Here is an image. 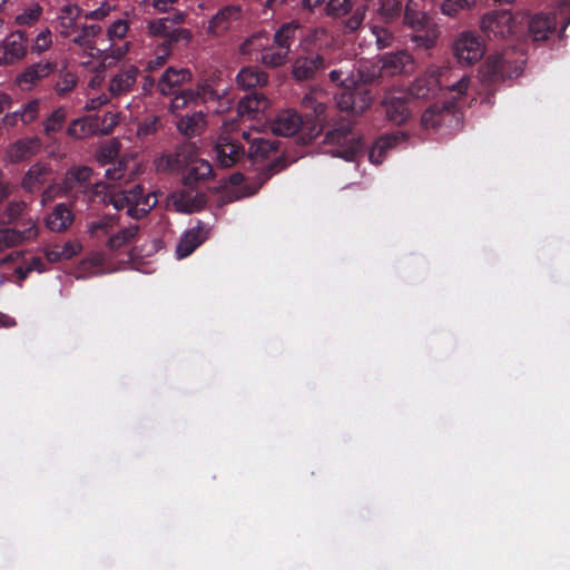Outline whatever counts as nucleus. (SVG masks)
<instances>
[{
	"mask_svg": "<svg viewBox=\"0 0 570 570\" xmlns=\"http://www.w3.org/2000/svg\"><path fill=\"white\" fill-rule=\"evenodd\" d=\"M332 116V122L327 109H312L302 115L297 109H279L269 119V129L276 136L292 137L299 135L303 144L311 142L325 132L324 142L337 145L333 155L347 161H353L361 149V139L353 132L357 109H337Z\"/></svg>",
	"mask_w": 570,
	"mask_h": 570,
	"instance_id": "1",
	"label": "nucleus"
},
{
	"mask_svg": "<svg viewBox=\"0 0 570 570\" xmlns=\"http://www.w3.org/2000/svg\"><path fill=\"white\" fill-rule=\"evenodd\" d=\"M65 197L70 205L102 202L117 210L126 209L127 216L140 219L157 204L155 195H145L140 185L118 189L101 180L94 181V170L88 166L71 167L62 179Z\"/></svg>",
	"mask_w": 570,
	"mask_h": 570,
	"instance_id": "2",
	"label": "nucleus"
},
{
	"mask_svg": "<svg viewBox=\"0 0 570 570\" xmlns=\"http://www.w3.org/2000/svg\"><path fill=\"white\" fill-rule=\"evenodd\" d=\"M385 110L390 121L397 126H405L406 129L383 135L374 141L368 159L375 165L382 164L387 153L396 145L404 142L411 135H419L420 130L432 129L438 132L443 128L458 127L463 117L462 109H424L419 119L413 116L412 109Z\"/></svg>",
	"mask_w": 570,
	"mask_h": 570,
	"instance_id": "3",
	"label": "nucleus"
},
{
	"mask_svg": "<svg viewBox=\"0 0 570 570\" xmlns=\"http://www.w3.org/2000/svg\"><path fill=\"white\" fill-rule=\"evenodd\" d=\"M524 59L515 49H508L501 53L489 56L482 66V77L485 81L513 79L522 75Z\"/></svg>",
	"mask_w": 570,
	"mask_h": 570,
	"instance_id": "4",
	"label": "nucleus"
},
{
	"mask_svg": "<svg viewBox=\"0 0 570 570\" xmlns=\"http://www.w3.org/2000/svg\"><path fill=\"white\" fill-rule=\"evenodd\" d=\"M479 29L490 41H508L517 35L518 23L510 10L495 9L480 17Z\"/></svg>",
	"mask_w": 570,
	"mask_h": 570,
	"instance_id": "5",
	"label": "nucleus"
},
{
	"mask_svg": "<svg viewBox=\"0 0 570 570\" xmlns=\"http://www.w3.org/2000/svg\"><path fill=\"white\" fill-rule=\"evenodd\" d=\"M277 145L275 141L265 138H253L252 145L248 148L247 157L253 164L263 163L272 156L275 158L268 163L258 174L259 187L266 183L274 174L281 171L286 167L284 158L276 156Z\"/></svg>",
	"mask_w": 570,
	"mask_h": 570,
	"instance_id": "6",
	"label": "nucleus"
},
{
	"mask_svg": "<svg viewBox=\"0 0 570 570\" xmlns=\"http://www.w3.org/2000/svg\"><path fill=\"white\" fill-rule=\"evenodd\" d=\"M451 49L454 58L465 66L476 63L485 53V45L472 30L460 32L454 38Z\"/></svg>",
	"mask_w": 570,
	"mask_h": 570,
	"instance_id": "7",
	"label": "nucleus"
},
{
	"mask_svg": "<svg viewBox=\"0 0 570 570\" xmlns=\"http://www.w3.org/2000/svg\"><path fill=\"white\" fill-rule=\"evenodd\" d=\"M379 62L381 76H409L416 70V61L406 50L387 52L379 58Z\"/></svg>",
	"mask_w": 570,
	"mask_h": 570,
	"instance_id": "8",
	"label": "nucleus"
},
{
	"mask_svg": "<svg viewBox=\"0 0 570 570\" xmlns=\"http://www.w3.org/2000/svg\"><path fill=\"white\" fill-rule=\"evenodd\" d=\"M28 52V38L23 31H14L0 42V66L21 61Z\"/></svg>",
	"mask_w": 570,
	"mask_h": 570,
	"instance_id": "9",
	"label": "nucleus"
},
{
	"mask_svg": "<svg viewBox=\"0 0 570 570\" xmlns=\"http://www.w3.org/2000/svg\"><path fill=\"white\" fill-rule=\"evenodd\" d=\"M57 69V62L41 60L26 67L14 79V83L24 91L31 90L42 79L49 77Z\"/></svg>",
	"mask_w": 570,
	"mask_h": 570,
	"instance_id": "10",
	"label": "nucleus"
},
{
	"mask_svg": "<svg viewBox=\"0 0 570 570\" xmlns=\"http://www.w3.org/2000/svg\"><path fill=\"white\" fill-rule=\"evenodd\" d=\"M215 149L217 161L223 168L236 165L246 155L244 146L232 135L219 136Z\"/></svg>",
	"mask_w": 570,
	"mask_h": 570,
	"instance_id": "11",
	"label": "nucleus"
},
{
	"mask_svg": "<svg viewBox=\"0 0 570 570\" xmlns=\"http://www.w3.org/2000/svg\"><path fill=\"white\" fill-rule=\"evenodd\" d=\"M325 68L326 60L322 55L299 56L292 65V77L297 81L313 80Z\"/></svg>",
	"mask_w": 570,
	"mask_h": 570,
	"instance_id": "12",
	"label": "nucleus"
},
{
	"mask_svg": "<svg viewBox=\"0 0 570 570\" xmlns=\"http://www.w3.org/2000/svg\"><path fill=\"white\" fill-rule=\"evenodd\" d=\"M207 203L205 191L197 187H185L174 194V204L179 212L194 213L203 209Z\"/></svg>",
	"mask_w": 570,
	"mask_h": 570,
	"instance_id": "13",
	"label": "nucleus"
},
{
	"mask_svg": "<svg viewBox=\"0 0 570 570\" xmlns=\"http://www.w3.org/2000/svg\"><path fill=\"white\" fill-rule=\"evenodd\" d=\"M423 89L421 81H416L412 88L407 89L404 87H393L385 91L382 99L383 107H397L402 105L415 104L414 98L424 97V94H420Z\"/></svg>",
	"mask_w": 570,
	"mask_h": 570,
	"instance_id": "14",
	"label": "nucleus"
},
{
	"mask_svg": "<svg viewBox=\"0 0 570 570\" xmlns=\"http://www.w3.org/2000/svg\"><path fill=\"white\" fill-rule=\"evenodd\" d=\"M191 78L189 69L169 67L159 79L158 88L163 95L170 96L176 94L183 85L190 82Z\"/></svg>",
	"mask_w": 570,
	"mask_h": 570,
	"instance_id": "15",
	"label": "nucleus"
},
{
	"mask_svg": "<svg viewBox=\"0 0 570 570\" xmlns=\"http://www.w3.org/2000/svg\"><path fill=\"white\" fill-rule=\"evenodd\" d=\"M40 148L41 141L39 138H23L8 147L6 158L12 164H18L30 159Z\"/></svg>",
	"mask_w": 570,
	"mask_h": 570,
	"instance_id": "16",
	"label": "nucleus"
},
{
	"mask_svg": "<svg viewBox=\"0 0 570 570\" xmlns=\"http://www.w3.org/2000/svg\"><path fill=\"white\" fill-rule=\"evenodd\" d=\"M119 225V217L115 215H105L98 220L91 222L88 225L89 237L98 245L107 247L108 238L112 235L114 230Z\"/></svg>",
	"mask_w": 570,
	"mask_h": 570,
	"instance_id": "17",
	"label": "nucleus"
},
{
	"mask_svg": "<svg viewBox=\"0 0 570 570\" xmlns=\"http://www.w3.org/2000/svg\"><path fill=\"white\" fill-rule=\"evenodd\" d=\"M70 203L57 204L46 217V226L57 233L67 230L75 220Z\"/></svg>",
	"mask_w": 570,
	"mask_h": 570,
	"instance_id": "18",
	"label": "nucleus"
},
{
	"mask_svg": "<svg viewBox=\"0 0 570 570\" xmlns=\"http://www.w3.org/2000/svg\"><path fill=\"white\" fill-rule=\"evenodd\" d=\"M206 238H207V232L200 224L188 229L181 236V238L177 245V248H176L177 257L185 258V257L189 256L198 246H200L205 242Z\"/></svg>",
	"mask_w": 570,
	"mask_h": 570,
	"instance_id": "19",
	"label": "nucleus"
},
{
	"mask_svg": "<svg viewBox=\"0 0 570 570\" xmlns=\"http://www.w3.org/2000/svg\"><path fill=\"white\" fill-rule=\"evenodd\" d=\"M50 174V166L41 163L33 164L22 177L21 187L28 193L38 191L47 183Z\"/></svg>",
	"mask_w": 570,
	"mask_h": 570,
	"instance_id": "20",
	"label": "nucleus"
},
{
	"mask_svg": "<svg viewBox=\"0 0 570 570\" xmlns=\"http://www.w3.org/2000/svg\"><path fill=\"white\" fill-rule=\"evenodd\" d=\"M138 69L135 66H128L116 73L109 83V91L112 96H121L128 92L136 82Z\"/></svg>",
	"mask_w": 570,
	"mask_h": 570,
	"instance_id": "21",
	"label": "nucleus"
},
{
	"mask_svg": "<svg viewBox=\"0 0 570 570\" xmlns=\"http://www.w3.org/2000/svg\"><path fill=\"white\" fill-rule=\"evenodd\" d=\"M242 9L237 6H228L219 10L209 21L208 32L220 35L229 28L230 20H238Z\"/></svg>",
	"mask_w": 570,
	"mask_h": 570,
	"instance_id": "22",
	"label": "nucleus"
},
{
	"mask_svg": "<svg viewBox=\"0 0 570 570\" xmlns=\"http://www.w3.org/2000/svg\"><path fill=\"white\" fill-rule=\"evenodd\" d=\"M213 166L209 161L198 159L194 161L184 176L185 187H197L198 183L206 181L213 175Z\"/></svg>",
	"mask_w": 570,
	"mask_h": 570,
	"instance_id": "23",
	"label": "nucleus"
},
{
	"mask_svg": "<svg viewBox=\"0 0 570 570\" xmlns=\"http://www.w3.org/2000/svg\"><path fill=\"white\" fill-rule=\"evenodd\" d=\"M28 204L24 200L9 202L2 210H0V226L11 227L29 214Z\"/></svg>",
	"mask_w": 570,
	"mask_h": 570,
	"instance_id": "24",
	"label": "nucleus"
},
{
	"mask_svg": "<svg viewBox=\"0 0 570 570\" xmlns=\"http://www.w3.org/2000/svg\"><path fill=\"white\" fill-rule=\"evenodd\" d=\"M138 225H130L118 230H114L112 235L108 238L107 249L110 253H115L125 246L132 244L138 235Z\"/></svg>",
	"mask_w": 570,
	"mask_h": 570,
	"instance_id": "25",
	"label": "nucleus"
},
{
	"mask_svg": "<svg viewBox=\"0 0 570 570\" xmlns=\"http://www.w3.org/2000/svg\"><path fill=\"white\" fill-rule=\"evenodd\" d=\"M556 30V22L548 16L537 14L529 22V35L533 41L549 38Z\"/></svg>",
	"mask_w": 570,
	"mask_h": 570,
	"instance_id": "26",
	"label": "nucleus"
},
{
	"mask_svg": "<svg viewBox=\"0 0 570 570\" xmlns=\"http://www.w3.org/2000/svg\"><path fill=\"white\" fill-rule=\"evenodd\" d=\"M236 80L239 87L250 89L257 86H266L268 83V75L256 67H244L238 72Z\"/></svg>",
	"mask_w": 570,
	"mask_h": 570,
	"instance_id": "27",
	"label": "nucleus"
},
{
	"mask_svg": "<svg viewBox=\"0 0 570 570\" xmlns=\"http://www.w3.org/2000/svg\"><path fill=\"white\" fill-rule=\"evenodd\" d=\"M33 235V230L9 229V227L0 228V253L7 248L20 246L27 243V239Z\"/></svg>",
	"mask_w": 570,
	"mask_h": 570,
	"instance_id": "28",
	"label": "nucleus"
},
{
	"mask_svg": "<svg viewBox=\"0 0 570 570\" xmlns=\"http://www.w3.org/2000/svg\"><path fill=\"white\" fill-rule=\"evenodd\" d=\"M423 0H407L404 10L403 22L405 26L420 30L425 26L426 13L419 9Z\"/></svg>",
	"mask_w": 570,
	"mask_h": 570,
	"instance_id": "29",
	"label": "nucleus"
},
{
	"mask_svg": "<svg viewBox=\"0 0 570 570\" xmlns=\"http://www.w3.org/2000/svg\"><path fill=\"white\" fill-rule=\"evenodd\" d=\"M402 12L400 0H379L375 14L383 23H392L397 20Z\"/></svg>",
	"mask_w": 570,
	"mask_h": 570,
	"instance_id": "30",
	"label": "nucleus"
},
{
	"mask_svg": "<svg viewBox=\"0 0 570 570\" xmlns=\"http://www.w3.org/2000/svg\"><path fill=\"white\" fill-rule=\"evenodd\" d=\"M205 127V115L202 110L194 112L191 116L183 117L178 124V130L185 136H196L202 132Z\"/></svg>",
	"mask_w": 570,
	"mask_h": 570,
	"instance_id": "31",
	"label": "nucleus"
},
{
	"mask_svg": "<svg viewBox=\"0 0 570 570\" xmlns=\"http://www.w3.org/2000/svg\"><path fill=\"white\" fill-rule=\"evenodd\" d=\"M81 9L77 4H67L62 7L59 16V24L61 27V36L69 37L77 26Z\"/></svg>",
	"mask_w": 570,
	"mask_h": 570,
	"instance_id": "32",
	"label": "nucleus"
},
{
	"mask_svg": "<svg viewBox=\"0 0 570 570\" xmlns=\"http://www.w3.org/2000/svg\"><path fill=\"white\" fill-rule=\"evenodd\" d=\"M102 111L101 115L95 114L91 115L94 127L96 128L98 135H108L112 131L115 126L119 121V116L116 112L107 109H98Z\"/></svg>",
	"mask_w": 570,
	"mask_h": 570,
	"instance_id": "33",
	"label": "nucleus"
},
{
	"mask_svg": "<svg viewBox=\"0 0 570 570\" xmlns=\"http://www.w3.org/2000/svg\"><path fill=\"white\" fill-rule=\"evenodd\" d=\"M68 134L78 139L98 135L94 127L91 115L73 120L68 127Z\"/></svg>",
	"mask_w": 570,
	"mask_h": 570,
	"instance_id": "34",
	"label": "nucleus"
},
{
	"mask_svg": "<svg viewBox=\"0 0 570 570\" xmlns=\"http://www.w3.org/2000/svg\"><path fill=\"white\" fill-rule=\"evenodd\" d=\"M101 33V27L98 24H85L80 33L72 39V42L85 49H94V40Z\"/></svg>",
	"mask_w": 570,
	"mask_h": 570,
	"instance_id": "35",
	"label": "nucleus"
},
{
	"mask_svg": "<svg viewBox=\"0 0 570 570\" xmlns=\"http://www.w3.org/2000/svg\"><path fill=\"white\" fill-rule=\"evenodd\" d=\"M120 151V142L117 139L109 140L101 145L96 154L97 161L101 165L114 163Z\"/></svg>",
	"mask_w": 570,
	"mask_h": 570,
	"instance_id": "36",
	"label": "nucleus"
},
{
	"mask_svg": "<svg viewBox=\"0 0 570 570\" xmlns=\"http://www.w3.org/2000/svg\"><path fill=\"white\" fill-rule=\"evenodd\" d=\"M298 24L296 22H289L283 24L275 33L274 41L277 47L289 51L291 41L295 37V32L298 29Z\"/></svg>",
	"mask_w": 570,
	"mask_h": 570,
	"instance_id": "37",
	"label": "nucleus"
},
{
	"mask_svg": "<svg viewBox=\"0 0 570 570\" xmlns=\"http://www.w3.org/2000/svg\"><path fill=\"white\" fill-rule=\"evenodd\" d=\"M127 50H128V45H126L124 48L119 47V48L109 49V50L101 52L100 63H99V67L97 68V70L105 71L106 69L116 66L117 62L120 61L125 57Z\"/></svg>",
	"mask_w": 570,
	"mask_h": 570,
	"instance_id": "38",
	"label": "nucleus"
},
{
	"mask_svg": "<svg viewBox=\"0 0 570 570\" xmlns=\"http://www.w3.org/2000/svg\"><path fill=\"white\" fill-rule=\"evenodd\" d=\"M288 52L282 48H267L263 53L261 61L269 68H277L286 63Z\"/></svg>",
	"mask_w": 570,
	"mask_h": 570,
	"instance_id": "39",
	"label": "nucleus"
},
{
	"mask_svg": "<svg viewBox=\"0 0 570 570\" xmlns=\"http://www.w3.org/2000/svg\"><path fill=\"white\" fill-rule=\"evenodd\" d=\"M268 35L266 32H258L247 38L240 47L243 53H250L252 51H261L262 53L267 49Z\"/></svg>",
	"mask_w": 570,
	"mask_h": 570,
	"instance_id": "40",
	"label": "nucleus"
},
{
	"mask_svg": "<svg viewBox=\"0 0 570 570\" xmlns=\"http://www.w3.org/2000/svg\"><path fill=\"white\" fill-rule=\"evenodd\" d=\"M476 2L478 0H443L441 11L449 17H455L460 11L475 7Z\"/></svg>",
	"mask_w": 570,
	"mask_h": 570,
	"instance_id": "41",
	"label": "nucleus"
},
{
	"mask_svg": "<svg viewBox=\"0 0 570 570\" xmlns=\"http://www.w3.org/2000/svg\"><path fill=\"white\" fill-rule=\"evenodd\" d=\"M330 102L328 95L322 88H311L303 97L302 104L305 107L315 105L316 107H326Z\"/></svg>",
	"mask_w": 570,
	"mask_h": 570,
	"instance_id": "42",
	"label": "nucleus"
},
{
	"mask_svg": "<svg viewBox=\"0 0 570 570\" xmlns=\"http://www.w3.org/2000/svg\"><path fill=\"white\" fill-rule=\"evenodd\" d=\"M169 22V17L150 20L147 24L149 35L153 37H161L165 38V40H168L173 29Z\"/></svg>",
	"mask_w": 570,
	"mask_h": 570,
	"instance_id": "43",
	"label": "nucleus"
},
{
	"mask_svg": "<svg viewBox=\"0 0 570 570\" xmlns=\"http://www.w3.org/2000/svg\"><path fill=\"white\" fill-rule=\"evenodd\" d=\"M353 0H330L326 4V13L340 18L351 12Z\"/></svg>",
	"mask_w": 570,
	"mask_h": 570,
	"instance_id": "44",
	"label": "nucleus"
},
{
	"mask_svg": "<svg viewBox=\"0 0 570 570\" xmlns=\"http://www.w3.org/2000/svg\"><path fill=\"white\" fill-rule=\"evenodd\" d=\"M202 83L196 88L185 89L179 96H176L175 101L183 100V105H206V100L202 98Z\"/></svg>",
	"mask_w": 570,
	"mask_h": 570,
	"instance_id": "45",
	"label": "nucleus"
},
{
	"mask_svg": "<svg viewBox=\"0 0 570 570\" xmlns=\"http://www.w3.org/2000/svg\"><path fill=\"white\" fill-rule=\"evenodd\" d=\"M439 38V31L436 29L428 30L423 35H416L412 37V41L417 48L430 50L435 47Z\"/></svg>",
	"mask_w": 570,
	"mask_h": 570,
	"instance_id": "46",
	"label": "nucleus"
},
{
	"mask_svg": "<svg viewBox=\"0 0 570 570\" xmlns=\"http://www.w3.org/2000/svg\"><path fill=\"white\" fill-rule=\"evenodd\" d=\"M372 32L375 36V42L379 49H385L393 45L394 36L387 28L373 26Z\"/></svg>",
	"mask_w": 570,
	"mask_h": 570,
	"instance_id": "47",
	"label": "nucleus"
},
{
	"mask_svg": "<svg viewBox=\"0 0 570 570\" xmlns=\"http://www.w3.org/2000/svg\"><path fill=\"white\" fill-rule=\"evenodd\" d=\"M42 9L39 4L26 9L22 13L18 14L14 19L16 24L27 26L37 22L41 16Z\"/></svg>",
	"mask_w": 570,
	"mask_h": 570,
	"instance_id": "48",
	"label": "nucleus"
},
{
	"mask_svg": "<svg viewBox=\"0 0 570 570\" xmlns=\"http://www.w3.org/2000/svg\"><path fill=\"white\" fill-rule=\"evenodd\" d=\"M31 228L33 230V235L30 236L27 242L35 240L39 235V226L36 219L29 214H27L24 217L21 218V220L17 222L14 225L9 227V229H18V230H28Z\"/></svg>",
	"mask_w": 570,
	"mask_h": 570,
	"instance_id": "49",
	"label": "nucleus"
},
{
	"mask_svg": "<svg viewBox=\"0 0 570 570\" xmlns=\"http://www.w3.org/2000/svg\"><path fill=\"white\" fill-rule=\"evenodd\" d=\"M77 78L72 72L66 71L61 72L59 80L57 81L55 88L59 95H65L66 92L72 90L76 87Z\"/></svg>",
	"mask_w": 570,
	"mask_h": 570,
	"instance_id": "50",
	"label": "nucleus"
},
{
	"mask_svg": "<svg viewBox=\"0 0 570 570\" xmlns=\"http://www.w3.org/2000/svg\"><path fill=\"white\" fill-rule=\"evenodd\" d=\"M51 45V31L47 28L37 36L35 43L31 47V51L40 55L50 49Z\"/></svg>",
	"mask_w": 570,
	"mask_h": 570,
	"instance_id": "51",
	"label": "nucleus"
},
{
	"mask_svg": "<svg viewBox=\"0 0 570 570\" xmlns=\"http://www.w3.org/2000/svg\"><path fill=\"white\" fill-rule=\"evenodd\" d=\"M193 39V33L189 29L185 28H173L168 40H165L164 43L168 45L171 49L173 43H177L183 41L185 43H189Z\"/></svg>",
	"mask_w": 570,
	"mask_h": 570,
	"instance_id": "52",
	"label": "nucleus"
},
{
	"mask_svg": "<svg viewBox=\"0 0 570 570\" xmlns=\"http://www.w3.org/2000/svg\"><path fill=\"white\" fill-rule=\"evenodd\" d=\"M129 30V24L127 20L119 19L114 21L108 28L107 35L110 40L114 39H122L126 37Z\"/></svg>",
	"mask_w": 570,
	"mask_h": 570,
	"instance_id": "53",
	"label": "nucleus"
},
{
	"mask_svg": "<svg viewBox=\"0 0 570 570\" xmlns=\"http://www.w3.org/2000/svg\"><path fill=\"white\" fill-rule=\"evenodd\" d=\"M365 10H366L365 6L357 7L353 11L352 16L345 21L346 29H348L350 31L357 30L363 23V20L365 17Z\"/></svg>",
	"mask_w": 570,
	"mask_h": 570,
	"instance_id": "54",
	"label": "nucleus"
},
{
	"mask_svg": "<svg viewBox=\"0 0 570 570\" xmlns=\"http://www.w3.org/2000/svg\"><path fill=\"white\" fill-rule=\"evenodd\" d=\"M158 127H159L158 117H153V118L147 119L144 122L138 125L137 135L140 138L147 137L149 135L155 134L157 131Z\"/></svg>",
	"mask_w": 570,
	"mask_h": 570,
	"instance_id": "55",
	"label": "nucleus"
},
{
	"mask_svg": "<svg viewBox=\"0 0 570 570\" xmlns=\"http://www.w3.org/2000/svg\"><path fill=\"white\" fill-rule=\"evenodd\" d=\"M469 86H470V78L462 77L455 83L445 86V90L449 94H455V95H453L454 98H460V97L466 95Z\"/></svg>",
	"mask_w": 570,
	"mask_h": 570,
	"instance_id": "56",
	"label": "nucleus"
},
{
	"mask_svg": "<svg viewBox=\"0 0 570 570\" xmlns=\"http://www.w3.org/2000/svg\"><path fill=\"white\" fill-rule=\"evenodd\" d=\"M261 105V104H267V98L265 95L259 92H252L249 95L244 96L239 101L237 107H252V105Z\"/></svg>",
	"mask_w": 570,
	"mask_h": 570,
	"instance_id": "57",
	"label": "nucleus"
},
{
	"mask_svg": "<svg viewBox=\"0 0 570 570\" xmlns=\"http://www.w3.org/2000/svg\"><path fill=\"white\" fill-rule=\"evenodd\" d=\"M170 56H171V49L168 47V45H165L163 42L161 53L158 55L155 59L149 61L148 68L150 70H154V69H158V68L163 67Z\"/></svg>",
	"mask_w": 570,
	"mask_h": 570,
	"instance_id": "58",
	"label": "nucleus"
},
{
	"mask_svg": "<svg viewBox=\"0 0 570 570\" xmlns=\"http://www.w3.org/2000/svg\"><path fill=\"white\" fill-rule=\"evenodd\" d=\"M41 197H42V202L43 203L51 202V200H53L57 197H65V193H63V188H62V181L60 184H55V185L48 186L42 191Z\"/></svg>",
	"mask_w": 570,
	"mask_h": 570,
	"instance_id": "59",
	"label": "nucleus"
},
{
	"mask_svg": "<svg viewBox=\"0 0 570 570\" xmlns=\"http://www.w3.org/2000/svg\"><path fill=\"white\" fill-rule=\"evenodd\" d=\"M202 98L206 100V104H224L219 94L213 89L208 83H202Z\"/></svg>",
	"mask_w": 570,
	"mask_h": 570,
	"instance_id": "60",
	"label": "nucleus"
},
{
	"mask_svg": "<svg viewBox=\"0 0 570 570\" xmlns=\"http://www.w3.org/2000/svg\"><path fill=\"white\" fill-rule=\"evenodd\" d=\"M45 255H46V258L53 263V262H58L62 258H70L72 257L73 255V252H68V250H59L58 248H46L45 249Z\"/></svg>",
	"mask_w": 570,
	"mask_h": 570,
	"instance_id": "61",
	"label": "nucleus"
},
{
	"mask_svg": "<svg viewBox=\"0 0 570 570\" xmlns=\"http://www.w3.org/2000/svg\"><path fill=\"white\" fill-rule=\"evenodd\" d=\"M105 176L109 180H119L125 176V168L121 161L117 166L106 169Z\"/></svg>",
	"mask_w": 570,
	"mask_h": 570,
	"instance_id": "62",
	"label": "nucleus"
},
{
	"mask_svg": "<svg viewBox=\"0 0 570 570\" xmlns=\"http://www.w3.org/2000/svg\"><path fill=\"white\" fill-rule=\"evenodd\" d=\"M110 10H111L110 6L108 3H104L100 8L88 12L85 16V18L92 19V20H101L109 14Z\"/></svg>",
	"mask_w": 570,
	"mask_h": 570,
	"instance_id": "63",
	"label": "nucleus"
},
{
	"mask_svg": "<svg viewBox=\"0 0 570 570\" xmlns=\"http://www.w3.org/2000/svg\"><path fill=\"white\" fill-rule=\"evenodd\" d=\"M559 14L566 24L570 23V0H559Z\"/></svg>",
	"mask_w": 570,
	"mask_h": 570,
	"instance_id": "64",
	"label": "nucleus"
}]
</instances>
